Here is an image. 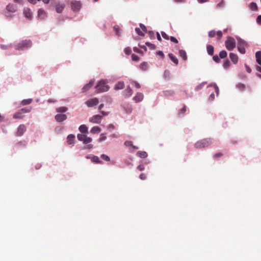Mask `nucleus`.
<instances>
[{"label":"nucleus","mask_w":261,"mask_h":261,"mask_svg":"<svg viewBox=\"0 0 261 261\" xmlns=\"http://www.w3.org/2000/svg\"><path fill=\"white\" fill-rule=\"evenodd\" d=\"M78 140L80 141H82L84 144H87L85 146V148L87 149H90L93 148L92 144H88L92 141V139L90 137L87 136L85 134H79L77 136Z\"/></svg>","instance_id":"f257e3e1"},{"label":"nucleus","mask_w":261,"mask_h":261,"mask_svg":"<svg viewBox=\"0 0 261 261\" xmlns=\"http://www.w3.org/2000/svg\"><path fill=\"white\" fill-rule=\"evenodd\" d=\"M95 88L96 89L95 92L97 93L106 92L109 89V87L107 85V82L105 80L99 81Z\"/></svg>","instance_id":"f03ea898"},{"label":"nucleus","mask_w":261,"mask_h":261,"mask_svg":"<svg viewBox=\"0 0 261 261\" xmlns=\"http://www.w3.org/2000/svg\"><path fill=\"white\" fill-rule=\"evenodd\" d=\"M32 43L30 40H22L19 43H18L16 46L15 48L17 50H22L24 49L28 48L32 46Z\"/></svg>","instance_id":"7ed1b4c3"},{"label":"nucleus","mask_w":261,"mask_h":261,"mask_svg":"<svg viewBox=\"0 0 261 261\" xmlns=\"http://www.w3.org/2000/svg\"><path fill=\"white\" fill-rule=\"evenodd\" d=\"M212 143V141L211 139L207 138L201 140L198 142H197L195 146L197 148H204L205 147H207L211 145Z\"/></svg>","instance_id":"20e7f679"},{"label":"nucleus","mask_w":261,"mask_h":261,"mask_svg":"<svg viewBox=\"0 0 261 261\" xmlns=\"http://www.w3.org/2000/svg\"><path fill=\"white\" fill-rule=\"evenodd\" d=\"M225 46L229 50H232L236 47V41L234 38L231 37H228L226 40Z\"/></svg>","instance_id":"39448f33"},{"label":"nucleus","mask_w":261,"mask_h":261,"mask_svg":"<svg viewBox=\"0 0 261 261\" xmlns=\"http://www.w3.org/2000/svg\"><path fill=\"white\" fill-rule=\"evenodd\" d=\"M31 111L30 109L23 108L18 111L13 115V118L15 119H22L24 117V114L29 113Z\"/></svg>","instance_id":"423d86ee"},{"label":"nucleus","mask_w":261,"mask_h":261,"mask_svg":"<svg viewBox=\"0 0 261 261\" xmlns=\"http://www.w3.org/2000/svg\"><path fill=\"white\" fill-rule=\"evenodd\" d=\"M247 44L245 41L241 39H239L238 43V50L242 54L245 53V46Z\"/></svg>","instance_id":"0eeeda50"},{"label":"nucleus","mask_w":261,"mask_h":261,"mask_svg":"<svg viewBox=\"0 0 261 261\" xmlns=\"http://www.w3.org/2000/svg\"><path fill=\"white\" fill-rule=\"evenodd\" d=\"M71 9L74 12H78L81 8L82 4L81 2L73 1L70 3Z\"/></svg>","instance_id":"6e6552de"},{"label":"nucleus","mask_w":261,"mask_h":261,"mask_svg":"<svg viewBox=\"0 0 261 261\" xmlns=\"http://www.w3.org/2000/svg\"><path fill=\"white\" fill-rule=\"evenodd\" d=\"M102 118V116L99 115L93 116L89 119V121L93 123H99Z\"/></svg>","instance_id":"1a4fd4ad"},{"label":"nucleus","mask_w":261,"mask_h":261,"mask_svg":"<svg viewBox=\"0 0 261 261\" xmlns=\"http://www.w3.org/2000/svg\"><path fill=\"white\" fill-rule=\"evenodd\" d=\"M98 98H93L87 100L86 102V104L88 107H92L94 106H96L98 103Z\"/></svg>","instance_id":"9d476101"},{"label":"nucleus","mask_w":261,"mask_h":261,"mask_svg":"<svg viewBox=\"0 0 261 261\" xmlns=\"http://www.w3.org/2000/svg\"><path fill=\"white\" fill-rule=\"evenodd\" d=\"M65 4L63 3L58 2L55 4L56 11L57 13H60L64 9Z\"/></svg>","instance_id":"9b49d317"},{"label":"nucleus","mask_w":261,"mask_h":261,"mask_svg":"<svg viewBox=\"0 0 261 261\" xmlns=\"http://www.w3.org/2000/svg\"><path fill=\"white\" fill-rule=\"evenodd\" d=\"M25 131V126L24 124H20L17 128L16 135L17 136H21Z\"/></svg>","instance_id":"f8f14e48"},{"label":"nucleus","mask_w":261,"mask_h":261,"mask_svg":"<svg viewBox=\"0 0 261 261\" xmlns=\"http://www.w3.org/2000/svg\"><path fill=\"white\" fill-rule=\"evenodd\" d=\"M55 118L57 121L61 122L64 120H65L67 119V117L66 114H59L56 115Z\"/></svg>","instance_id":"ddd939ff"},{"label":"nucleus","mask_w":261,"mask_h":261,"mask_svg":"<svg viewBox=\"0 0 261 261\" xmlns=\"http://www.w3.org/2000/svg\"><path fill=\"white\" fill-rule=\"evenodd\" d=\"M143 94L142 93L138 92L136 95L134 97L133 99L135 102H138L141 101L143 99Z\"/></svg>","instance_id":"4468645a"},{"label":"nucleus","mask_w":261,"mask_h":261,"mask_svg":"<svg viewBox=\"0 0 261 261\" xmlns=\"http://www.w3.org/2000/svg\"><path fill=\"white\" fill-rule=\"evenodd\" d=\"M75 140V136L70 134L67 136V142L69 145L73 144Z\"/></svg>","instance_id":"2eb2a0df"},{"label":"nucleus","mask_w":261,"mask_h":261,"mask_svg":"<svg viewBox=\"0 0 261 261\" xmlns=\"http://www.w3.org/2000/svg\"><path fill=\"white\" fill-rule=\"evenodd\" d=\"M94 81H90L89 83L84 86L82 89L83 92H86V91L89 90L94 85Z\"/></svg>","instance_id":"dca6fc26"},{"label":"nucleus","mask_w":261,"mask_h":261,"mask_svg":"<svg viewBox=\"0 0 261 261\" xmlns=\"http://www.w3.org/2000/svg\"><path fill=\"white\" fill-rule=\"evenodd\" d=\"M23 14L24 16L28 18H31L32 14L31 10L28 8H24L23 9Z\"/></svg>","instance_id":"f3484780"},{"label":"nucleus","mask_w":261,"mask_h":261,"mask_svg":"<svg viewBox=\"0 0 261 261\" xmlns=\"http://www.w3.org/2000/svg\"><path fill=\"white\" fill-rule=\"evenodd\" d=\"M229 58L231 61L234 63L236 64L238 61V56L232 53L229 54Z\"/></svg>","instance_id":"a211bd4d"},{"label":"nucleus","mask_w":261,"mask_h":261,"mask_svg":"<svg viewBox=\"0 0 261 261\" xmlns=\"http://www.w3.org/2000/svg\"><path fill=\"white\" fill-rule=\"evenodd\" d=\"M6 9L9 12H15L16 11L17 8L15 5L9 4L7 6Z\"/></svg>","instance_id":"6ab92c4d"},{"label":"nucleus","mask_w":261,"mask_h":261,"mask_svg":"<svg viewBox=\"0 0 261 261\" xmlns=\"http://www.w3.org/2000/svg\"><path fill=\"white\" fill-rule=\"evenodd\" d=\"M79 129V130L82 134H87L88 133V127L85 124H82V125H80Z\"/></svg>","instance_id":"aec40b11"},{"label":"nucleus","mask_w":261,"mask_h":261,"mask_svg":"<svg viewBox=\"0 0 261 261\" xmlns=\"http://www.w3.org/2000/svg\"><path fill=\"white\" fill-rule=\"evenodd\" d=\"M124 87V84L123 82H118L115 86V89L119 90L122 89Z\"/></svg>","instance_id":"412c9836"},{"label":"nucleus","mask_w":261,"mask_h":261,"mask_svg":"<svg viewBox=\"0 0 261 261\" xmlns=\"http://www.w3.org/2000/svg\"><path fill=\"white\" fill-rule=\"evenodd\" d=\"M164 96H172L175 94V92L172 90H168L163 91Z\"/></svg>","instance_id":"4be33fe9"},{"label":"nucleus","mask_w":261,"mask_h":261,"mask_svg":"<svg viewBox=\"0 0 261 261\" xmlns=\"http://www.w3.org/2000/svg\"><path fill=\"white\" fill-rule=\"evenodd\" d=\"M169 58L171 60V61L175 64L177 65L178 63V60L177 58L173 55L172 54H169L168 55Z\"/></svg>","instance_id":"5701e85b"},{"label":"nucleus","mask_w":261,"mask_h":261,"mask_svg":"<svg viewBox=\"0 0 261 261\" xmlns=\"http://www.w3.org/2000/svg\"><path fill=\"white\" fill-rule=\"evenodd\" d=\"M179 55L184 60L186 61L187 60V54L185 50L182 49L179 50Z\"/></svg>","instance_id":"b1692460"},{"label":"nucleus","mask_w":261,"mask_h":261,"mask_svg":"<svg viewBox=\"0 0 261 261\" xmlns=\"http://www.w3.org/2000/svg\"><path fill=\"white\" fill-rule=\"evenodd\" d=\"M206 49L208 55L212 56L214 54V47L212 45H207Z\"/></svg>","instance_id":"393cba45"},{"label":"nucleus","mask_w":261,"mask_h":261,"mask_svg":"<svg viewBox=\"0 0 261 261\" xmlns=\"http://www.w3.org/2000/svg\"><path fill=\"white\" fill-rule=\"evenodd\" d=\"M100 131H101V128L99 126H97L93 127L90 130L91 133L92 134L98 133Z\"/></svg>","instance_id":"a878e982"},{"label":"nucleus","mask_w":261,"mask_h":261,"mask_svg":"<svg viewBox=\"0 0 261 261\" xmlns=\"http://www.w3.org/2000/svg\"><path fill=\"white\" fill-rule=\"evenodd\" d=\"M124 92L125 93L126 95L130 96L133 94V90L129 86H128L125 90Z\"/></svg>","instance_id":"bb28decb"},{"label":"nucleus","mask_w":261,"mask_h":261,"mask_svg":"<svg viewBox=\"0 0 261 261\" xmlns=\"http://www.w3.org/2000/svg\"><path fill=\"white\" fill-rule=\"evenodd\" d=\"M67 111V108L65 107H61L56 109V111L58 113H64Z\"/></svg>","instance_id":"cd10ccee"},{"label":"nucleus","mask_w":261,"mask_h":261,"mask_svg":"<svg viewBox=\"0 0 261 261\" xmlns=\"http://www.w3.org/2000/svg\"><path fill=\"white\" fill-rule=\"evenodd\" d=\"M137 155L142 158H145L147 156V153L145 151H138Z\"/></svg>","instance_id":"c85d7f7f"},{"label":"nucleus","mask_w":261,"mask_h":261,"mask_svg":"<svg viewBox=\"0 0 261 261\" xmlns=\"http://www.w3.org/2000/svg\"><path fill=\"white\" fill-rule=\"evenodd\" d=\"M91 161L95 163H101V162L100 161L99 158L97 156L93 155L91 157Z\"/></svg>","instance_id":"c756f323"},{"label":"nucleus","mask_w":261,"mask_h":261,"mask_svg":"<svg viewBox=\"0 0 261 261\" xmlns=\"http://www.w3.org/2000/svg\"><path fill=\"white\" fill-rule=\"evenodd\" d=\"M32 102V99H27L23 100L21 103L23 106L27 105L30 104Z\"/></svg>","instance_id":"7c9ffc66"},{"label":"nucleus","mask_w":261,"mask_h":261,"mask_svg":"<svg viewBox=\"0 0 261 261\" xmlns=\"http://www.w3.org/2000/svg\"><path fill=\"white\" fill-rule=\"evenodd\" d=\"M45 11L42 9H39L38 11V15L39 17L43 18L45 16Z\"/></svg>","instance_id":"2f4dec72"},{"label":"nucleus","mask_w":261,"mask_h":261,"mask_svg":"<svg viewBox=\"0 0 261 261\" xmlns=\"http://www.w3.org/2000/svg\"><path fill=\"white\" fill-rule=\"evenodd\" d=\"M250 8L252 10L256 11L257 10V6L256 3L252 2L250 4Z\"/></svg>","instance_id":"473e14b6"},{"label":"nucleus","mask_w":261,"mask_h":261,"mask_svg":"<svg viewBox=\"0 0 261 261\" xmlns=\"http://www.w3.org/2000/svg\"><path fill=\"white\" fill-rule=\"evenodd\" d=\"M140 67L142 70H146L148 68V65L145 62H143L140 65Z\"/></svg>","instance_id":"72a5a7b5"},{"label":"nucleus","mask_w":261,"mask_h":261,"mask_svg":"<svg viewBox=\"0 0 261 261\" xmlns=\"http://www.w3.org/2000/svg\"><path fill=\"white\" fill-rule=\"evenodd\" d=\"M227 55V52L225 50H222L219 53V57L222 59L225 58Z\"/></svg>","instance_id":"f704fd0d"},{"label":"nucleus","mask_w":261,"mask_h":261,"mask_svg":"<svg viewBox=\"0 0 261 261\" xmlns=\"http://www.w3.org/2000/svg\"><path fill=\"white\" fill-rule=\"evenodd\" d=\"M135 31L136 33L138 34V35L142 36H144V33L142 32L143 31L140 30V28H136Z\"/></svg>","instance_id":"c9c22d12"},{"label":"nucleus","mask_w":261,"mask_h":261,"mask_svg":"<svg viewBox=\"0 0 261 261\" xmlns=\"http://www.w3.org/2000/svg\"><path fill=\"white\" fill-rule=\"evenodd\" d=\"M140 29L143 31L142 32H143V33L144 34L145 33H146L147 32V29H146V27L142 23L140 24Z\"/></svg>","instance_id":"e433bc0d"},{"label":"nucleus","mask_w":261,"mask_h":261,"mask_svg":"<svg viewBox=\"0 0 261 261\" xmlns=\"http://www.w3.org/2000/svg\"><path fill=\"white\" fill-rule=\"evenodd\" d=\"M100 157L102 159H103L106 161H110V158L108 155L104 154H101Z\"/></svg>","instance_id":"4c0bfd02"},{"label":"nucleus","mask_w":261,"mask_h":261,"mask_svg":"<svg viewBox=\"0 0 261 261\" xmlns=\"http://www.w3.org/2000/svg\"><path fill=\"white\" fill-rule=\"evenodd\" d=\"M216 34V32L214 30H212L208 33V36L211 38L214 37Z\"/></svg>","instance_id":"58836bf2"},{"label":"nucleus","mask_w":261,"mask_h":261,"mask_svg":"<svg viewBox=\"0 0 261 261\" xmlns=\"http://www.w3.org/2000/svg\"><path fill=\"white\" fill-rule=\"evenodd\" d=\"M230 65V62L228 60H226L224 61L223 64V67L225 68H227Z\"/></svg>","instance_id":"ea45409f"},{"label":"nucleus","mask_w":261,"mask_h":261,"mask_svg":"<svg viewBox=\"0 0 261 261\" xmlns=\"http://www.w3.org/2000/svg\"><path fill=\"white\" fill-rule=\"evenodd\" d=\"M256 60H259L261 59V51H258L255 53Z\"/></svg>","instance_id":"a19ab883"},{"label":"nucleus","mask_w":261,"mask_h":261,"mask_svg":"<svg viewBox=\"0 0 261 261\" xmlns=\"http://www.w3.org/2000/svg\"><path fill=\"white\" fill-rule=\"evenodd\" d=\"M186 111V107L185 105H183L182 108L180 110L179 114H184Z\"/></svg>","instance_id":"79ce46f5"},{"label":"nucleus","mask_w":261,"mask_h":261,"mask_svg":"<svg viewBox=\"0 0 261 261\" xmlns=\"http://www.w3.org/2000/svg\"><path fill=\"white\" fill-rule=\"evenodd\" d=\"M132 59L134 61H138L139 60V58L138 56L133 54L132 55Z\"/></svg>","instance_id":"37998d69"},{"label":"nucleus","mask_w":261,"mask_h":261,"mask_svg":"<svg viewBox=\"0 0 261 261\" xmlns=\"http://www.w3.org/2000/svg\"><path fill=\"white\" fill-rule=\"evenodd\" d=\"M162 37L166 40H169L170 37L164 32H161Z\"/></svg>","instance_id":"c03bdc74"},{"label":"nucleus","mask_w":261,"mask_h":261,"mask_svg":"<svg viewBox=\"0 0 261 261\" xmlns=\"http://www.w3.org/2000/svg\"><path fill=\"white\" fill-rule=\"evenodd\" d=\"M124 144L126 146H132L134 148H138L137 147H136L135 146L133 145L132 142L131 141H125L124 142Z\"/></svg>","instance_id":"a18cd8bd"},{"label":"nucleus","mask_w":261,"mask_h":261,"mask_svg":"<svg viewBox=\"0 0 261 261\" xmlns=\"http://www.w3.org/2000/svg\"><path fill=\"white\" fill-rule=\"evenodd\" d=\"M204 83H202V84H200L199 85H198V86H197L195 88V90L196 91H198L201 89H202L204 86Z\"/></svg>","instance_id":"49530a36"},{"label":"nucleus","mask_w":261,"mask_h":261,"mask_svg":"<svg viewBox=\"0 0 261 261\" xmlns=\"http://www.w3.org/2000/svg\"><path fill=\"white\" fill-rule=\"evenodd\" d=\"M224 4H225V2L223 0H221V2L217 4V7L218 8L222 7L224 6Z\"/></svg>","instance_id":"de8ad7c7"},{"label":"nucleus","mask_w":261,"mask_h":261,"mask_svg":"<svg viewBox=\"0 0 261 261\" xmlns=\"http://www.w3.org/2000/svg\"><path fill=\"white\" fill-rule=\"evenodd\" d=\"M124 52L126 55H129L131 53V49L129 47H126L124 49Z\"/></svg>","instance_id":"09e8293b"},{"label":"nucleus","mask_w":261,"mask_h":261,"mask_svg":"<svg viewBox=\"0 0 261 261\" xmlns=\"http://www.w3.org/2000/svg\"><path fill=\"white\" fill-rule=\"evenodd\" d=\"M171 40V41L175 43H178V41L176 38H175L174 37L171 36L169 38Z\"/></svg>","instance_id":"8fccbe9b"},{"label":"nucleus","mask_w":261,"mask_h":261,"mask_svg":"<svg viewBox=\"0 0 261 261\" xmlns=\"http://www.w3.org/2000/svg\"><path fill=\"white\" fill-rule=\"evenodd\" d=\"M137 169L139 171H142L144 170L145 168L143 165L141 164L137 167Z\"/></svg>","instance_id":"3c124183"},{"label":"nucleus","mask_w":261,"mask_h":261,"mask_svg":"<svg viewBox=\"0 0 261 261\" xmlns=\"http://www.w3.org/2000/svg\"><path fill=\"white\" fill-rule=\"evenodd\" d=\"M132 84H133L135 85V86L138 89L141 88L140 85L136 81H133Z\"/></svg>","instance_id":"603ef678"},{"label":"nucleus","mask_w":261,"mask_h":261,"mask_svg":"<svg viewBox=\"0 0 261 261\" xmlns=\"http://www.w3.org/2000/svg\"><path fill=\"white\" fill-rule=\"evenodd\" d=\"M213 59L214 60V61H215L217 63H218L220 62V59L217 55L214 56L213 57Z\"/></svg>","instance_id":"864d4df0"},{"label":"nucleus","mask_w":261,"mask_h":261,"mask_svg":"<svg viewBox=\"0 0 261 261\" xmlns=\"http://www.w3.org/2000/svg\"><path fill=\"white\" fill-rule=\"evenodd\" d=\"M145 44L148 46L150 47L152 49L155 48V45L150 42H146Z\"/></svg>","instance_id":"5fc2aeb1"},{"label":"nucleus","mask_w":261,"mask_h":261,"mask_svg":"<svg viewBox=\"0 0 261 261\" xmlns=\"http://www.w3.org/2000/svg\"><path fill=\"white\" fill-rule=\"evenodd\" d=\"M139 177L142 180H144L146 179V174L145 173H141L140 176H139Z\"/></svg>","instance_id":"6e6d98bb"},{"label":"nucleus","mask_w":261,"mask_h":261,"mask_svg":"<svg viewBox=\"0 0 261 261\" xmlns=\"http://www.w3.org/2000/svg\"><path fill=\"white\" fill-rule=\"evenodd\" d=\"M216 34L218 36V39H220L222 36V32L221 31H217Z\"/></svg>","instance_id":"4d7b16f0"},{"label":"nucleus","mask_w":261,"mask_h":261,"mask_svg":"<svg viewBox=\"0 0 261 261\" xmlns=\"http://www.w3.org/2000/svg\"><path fill=\"white\" fill-rule=\"evenodd\" d=\"M223 155V154L221 152H218L214 154V157L215 158H218L221 157Z\"/></svg>","instance_id":"13d9d810"},{"label":"nucleus","mask_w":261,"mask_h":261,"mask_svg":"<svg viewBox=\"0 0 261 261\" xmlns=\"http://www.w3.org/2000/svg\"><path fill=\"white\" fill-rule=\"evenodd\" d=\"M256 22L259 24H261V15H258L256 18Z\"/></svg>","instance_id":"bf43d9fd"},{"label":"nucleus","mask_w":261,"mask_h":261,"mask_svg":"<svg viewBox=\"0 0 261 261\" xmlns=\"http://www.w3.org/2000/svg\"><path fill=\"white\" fill-rule=\"evenodd\" d=\"M245 68H246V71H247V72H248L249 73H251V68L246 64L245 65Z\"/></svg>","instance_id":"052dcab7"},{"label":"nucleus","mask_w":261,"mask_h":261,"mask_svg":"<svg viewBox=\"0 0 261 261\" xmlns=\"http://www.w3.org/2000/svg\"><path fill=\"white\" fill-rule=\"evenodd\" d=\"M114 30H115L116 34L118 35H119L118 32L119 31V28L118 26H115L114 27Z\"/></svg>","instance_id":"680f3d73"},{"label":"nucleus","mask_w":261,"mask_h":261,"mask_svg":"<svg viewBox=\"0 0 261 261\" xmlns=\"http://www.w3.org/2000/svg\"><path fill=\"white\" fill-rule=\"evenodd\" d=\"M104 98L106 99V100L108 102H112L111 98L109 96H105V97H104Z\"/></svg>","instance_id":"e2e57ef3"},{"label":"nucleus","mask_w":261,"mask_h":261,"mask_svg":"<svg viewBox=\"0 0 261 261\" xmlns=\"http://www.w3.org/2000/svg\"><path fill=\"white\" fill-rule=\"evenodd\" d=\"M115 128V126L113 124H109L108 126V129H114Z\"/></svg>","instance_id":"0e129e2a"},{"label":"nucleus","mask_w":261,"mask_h":261,"mask_svg":"<svg viewBox=\"0 0 261 261\" xmlns=\"http://www.w3.org/2000/svg\"><path fill=\"white\" fill-rule=\"evenodd\" d=\"M214 88H215V90L216 93H217V95H218V94H219V88H218V86L216 85H215V86H214Z\"/></svg>","instance_id":"69168bd1"},{"label":"nucleus","mask_w":261,"mask_h":261,"mask_svg":"<svg viewBox=\"0 0 261 261\" xmlns=\"http://www.w3.org/2000/svg\"><path fill=\"white\" fill-rule=\"evenodd\" d=\"M106 139V136H102V137H100L98 139V141H99V142H101V141H103L105 140Z\"/></svg>","instance_id":"338daca9"},{"label":"nucleus","mask_w":261,"mask_h":261,"mask_svg":"<svg viewBox=\"0 0 261 261\" xmlns=\"http://www.w3.org/2000/svg\"><path fill=\"white\" fill-rule=\"evenodd\" d=\"M1 47L3 49H7L8 48V46L6 45H1Z\"/></svg>","instance_id":"774afa93"}]
</instances>
